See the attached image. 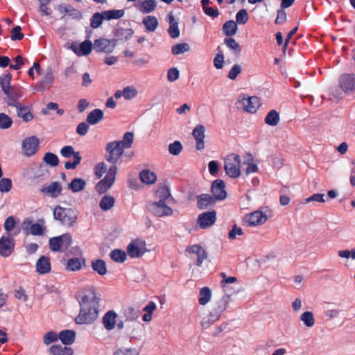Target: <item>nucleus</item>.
I'll use <instances>...</instances> for the list:
<instances>
[{"mask_svg":"<svg viewBox=\"0 0 355 355\" xmlns=\"http://www.w3.org/2000/svg\"><path fill=\"white\" fill-rule=\"evenodd\" d=\"M212 300V291L208 287H203L200 289L198 295V302L201 306L209 305V315L205 318L202 325L205 327L216 321L221 313L226 309L227 297Z\"/></svg>","mask_w":355,"mask_h":355,"instance_id":"nucleus-1","label":"nucleus"},{"mask_svg":"<svg viewBox=\"0 0 355 355\" xmlns=\"http://www.w3.org/2000/svg\"><path fill=\"white\" fill-rule=\"evenodd\" d=\"M117 173V167L110 163L104 162L98 163L94 168V174L98 178H103L96 185L95 191L98 194H103L114 184Z\"/></svg>","mask_w":355,"mask_h":355,"instance_id":"nucleus-2","label":"nucleus"},{"mask_svg":"<svg viewBox=\"0 0 355 355\" xmlns=\"http://www.w3.org/2000/svg\"><path fill=\"white\" fill-rule=\"evenodd\" d=\"M126 252L128 255L132 259H141L152 253L146 241L139 238L132 240L128 244Z\"/></svg>","mask_w":355,"mask_h":355,"instance_id":"nucleus-3","label":"nucleus"},{"mask_svg":"<svg viewBox=\"0 0 355 355\" xmlns=\"http://www.w3.org/2000/svg\"><path fill=\"white\" fill-rule=\"evenodd\" d=\"M242 159L238 154L231 153L224 159V170L225 173L232 178H239L241 176Z\"/></svg>","mask_w":355,"mask_h":355,"instance_id":"nucleus-4","label":"nucleus"},{"mask_svg":"<svg viewBox=\"0 0 355 355\" xmlns=\"http://www.w3.org/2000/svg\"><path fill=\"white\" fill-rule=\"evenodd\" d=\"M53 217L66 227L73 226L78 218L77 214L73 209L63 207L60 205L55 207Z\"/></svg>","mask_w":355,"mask_h":355,"instance_id":"nucleus-5","label":"nucleus"},{"mask_svg":"<svg viewBox=\"0 0 355 355\" xmlns=\"http://www.w3.org/2000/svg\"><path fill=\"white\" fill-rule=\"evenodd\" d=\"M237 105L243 112L255 114L261 106L260 98L256 96L242 94L238 97Z\"/></svg>","mask_w":355,"mask_h":355,"instance_id":"nucleus-6","label":"nucleus"},{"mask_svg":"<svg viewBox=\"0 0 355 355\" xmlns=\"http://www.w3.org/2000/svg\"><path fill=\"white\" fill-rule=\"evenodd\" d=\"M148 209L157 217H169L173 214V209L168 205V202L154 200L148 204Z\"/></svg>","mask_w":355,"mask_h":355,"instance_id":"nucleus-7","label":"nucleus"},{"mask_svg":"<svg viewBox=\"0 0 355 355\" xmlns=\"http://www.w3.org/2000/svg\"><path fill=\"white\" fill-rule=\"evenodd\" d=\"M80 309H98L99 299L94 291H84L78 294Z\"/></svg>","mask_w":355,"mask_h":355,"instance_id":"nucleus-8","label":"nucleus"},{"mask_svg":"<svg viewBox=\"0 0 355 355\" xmlns=\"http://www.w3.org/2000/svg\"><path fill=\"white\" fill-rule=\"evenodd\" d=\"M269 215L267 211L262 209L255 210L244 216V223L250 227L261 226L269 220Z\"/></svg>","mask_w":355,"mask_h":355,"instance_id":"nucleus-9","label":"nucleus"},{"mask_svg":"<svg viewBox=\"0 0 355 355\" xmlns=\"http://www.w3.org/2000/svg\"><path fill=\"white\" fill-rule=\"evenodd\" d=\"M120 144L113 141L107 145L105 157L109 163L114 164L123 155L124 149Z\"/></svg>","mask_w":355,"mask_h":355,"instance_id":"nucleus-10","label":"nucleus"},{"mask_svg":"<svg viewBox=\"0 0 355 355\" xmlns=\"http://www.w3.org/2000/svg\"><path fill=\"white\" fill-rule=\"evenodd\" d=\"M98 317V309H80V312L76 318L77 324H92Z\"/></svg>","mask_w":355,"mask_h":355,"instance_id":"nucleus-11","label":"nucleus"},{"mask_svg":"<svg viewBox=\"0 0 355 355\" xmlns=\"http://www.w3.org/2000/svg\"><path fill=\"white\" fill-rule=\"evenodd\" d=\"M244 173L248 177L253 176L259 173L260 171L259 160L252 155H247L243 160Z\"/></svg>","mask_w":355,"mask_h":355,"instance_id":"nucleus-12","label":"nucleus"},{"mask_svg":"<svg viewBox=\"0 0 355 355\" xmlns=\"http://www.w3.org/2000/svg\"><path fill=\"white\" fill-rule=\"evenodd\" d=\"M78 56H87L93 49V44L90 40H85L82 42H74L69 47Z\"/></svg>","mask_w":355,"mask_h":355,"instance_id":"nucleus-13","label":"nucleus"},{"mask_svg":"<svg viewBox=\"0 0 355 355\" xmlns=\"http://www.w3.org/2000/svg\"><path fill=\"white\" fill-rule=\"evenodd\" d=\"M39 139L35 136L25 138L22 141V150L26 156L34 155L38 149Z\"/></svg>","mask_w":355,"mask_h":355,"instance_id":"nucleus-14","label":"nucleus"},{"mask_svg":"<svg viewBox=\"0 0 355 355\" xmlns=\"http://www.w3.org/2000/svg\"><path fill=\"white\" fill-rule=\"evenodd\" d=\"M71 242V238L68 234H63L49 240L50 248L53 251H59L67 248Z\"/></svg>","mask_w":355,"mask_h":355,"instance_id":"nucleus-15","label":"nucleus"},{"mask_svg":"<svg viewBox=\"0 0 355 355\" xmlns=\"http://www.w3.org/2000/svg\"><path fill=\"white\" fill-rule=\"evenodd\" d=\"M116 46L114 40H109L105 38L96 40L94 43V48L98 52L105 53H112Z\"/></svg>","mask_w":355,"mask_h":355,"instance_id":"nucleus-16","label":"nucleus"},{"mask_svg":"<svg viewBox=\"0 0 355 355\" xmlns=\"http://www.w3.org/2000/svg\"><path fill=\"white\" fill-rule=\"evenodd\" d=\"M22 228L26 234L42 236L44 232V227L40 223H35L29 220L23 222Z\"/></svg>","mask_w":355,"mask_h":355,"instance_id":"nucleus-17","label":"nucleus"},{"mask_svg":"<svg viewBox=\"0 0 355 355\" xmlns=\"http://www.w3.org/2000/svg\"><path fill=\"white\" fill-rule=\"evenodd\" d=\"M339 86L345 93L355 90V75L345 73L339 78Z\"/></svg>","mask_w":355,"mask_h":355,"instance_id":"nucleus-18","label":"nucleus"},{"mask_svg":"<svg viewBox=\"0 0 355 355\" xmlns=\"http://www.w3.org/2000/svg\"><path fill=\"white\" fill-rule=\"evenodd\" d=\"M216 219L215 211L205 212L199 215L197 224L202 229H207L213 225Z\"/></svg>","mask_w":355,"mask_h":355,"instance_id":"nucleus-19","label":"nucleus"},{"mask_svg":"<svg viewBox=\"0 0 355 355\" xmlns=\"http://www.w3.org/2000/svg\"><path fill=\"white\" fill-rule=\"evenodd\" d=\"M139 92L136 87L129 85L122 89L117 90L114 93V97L117 99L123 97L126 101H130L138 96Z\"/></svg>","mask_w":355,"mask_h":355,"instance_id":"nucleus-20","label":"nucleus"},{"mask_svg":"<svg viewBox=\"0 0 355 355\" xmlns=\"http://www.w3.org/2000/svg\"><path fill=\"white\" fill-rule=\"evenodd\" d=\"M41 191L47 196L55 198L61 194L62 187L59 182H53L42 187Z\"/></svg>","mask_w":355,"mask_h":355,"instance_id":"nucleus-21","label":"nucleus"},{"mask_svg":"<svg viewBox=\"0 0 355 355\" xmlns=\"http://www.w3.org/2000/svg\"><path fill=\"white\" fill-rule=\"evenodd\" d=\"M15 242L13 239L2 236L0 239V254L2 257H9L13 251Z\"/></svg>","mask_w":355,"mask_h":355,"instance_id":"nucleus-22","label":"nucleus"},{"mask_svg":"<svg viewBox=\"0 0 355 355\" xmlns=\"http://www.w3.org/2000/svg\"><path fill=\"white\" fill-rule=\"evenodd\" d=\"M155 200L168 202L171 199V189L168 184L162 183L159 184L155 193Z\"/></svg>","mask_w":355,"mask_h":355,"instance_id":"nucleus-23","label":"nucleus"},{"mask_svg":"<svg viewBox=\"0 0 355 355\" xmlns=\"http://www.w3.org/2000/svg\"><path fill=\"white\" fill-rule=\"evenodd\" d=\"M205 128L202 125H197L193 130L192 135L196 141V148L201 150L205 148L204 139Z\"/></svg>","mask_w":355,"mask_h":355,"instance_id":"nucleus-24","label":"nucleus"},{"mask_svg":"<svg viewBox=\"0 0 355 355\" xmlns=\"http://www.w3.org/2000/svg\"><path fill=\"white\" fill-rule=\"evenodd\" d=\"M225 182L222 180H216L214 181L211 186V192L216 199L223 200L227 196V193L225 190Z\"/></svg>","mask_w":355,"mask_h":355,"instance_id":"nucleus-25","label":"nucleus"},{"mask_svg":"<svg viewBox=\"0 0 355 355\" xmlns=\"http://www.w3.org/2000/svg\"><path fill=\"white\" fill-rule=\"evenodd\" d=\"M12 76L10 73L5 74L0 78V85L3 92L12 97H17V95L15 93V89L10 85Z\"/></svg>","mask_w":355,"mask_h":355,"instance_id":"nucleus-26","label":"nucleus"},{"mask_svg":"<svg viewBox=\"0 0 355 355\" xmlns=\"http://www.w3.org/2000/svg\"><path fill=\"white\" fill-rule=\"evenodd\" d=\"M14 106L17 109V116L21 118L24 122H29L33 119V114L29 107L20 103H16Z\"/></svg>","mask_w":355,"mask_h":355,"instance_id":"nucleus-27","label":"nucleus"},{"mask_svg":"<svg viewBox=\"0 0 355 355\" xmlns=\"http://www.w3.org/2000/svg\"><path fill=\"white\" fill-rule=\"evenodd\" d=\"M54 81V75L51 69H48L43 78L37 83V88L40 92L50 89Z\"/></svg>","mask_w":355,"mask_h":355,"instance_id":"nucleus-28","label":"nucleus"},{"mask_svg":"<svg viewBox=\"0 0 355 355\" xmlns=\"http://www.w3.org/2000/svg\"><path fill=\"white\" fill-rule=\"evenodd\" d=\"M187 252L190 255L197 257V261L199 266L202 264L203 260L207 257L206 251L199 245H192L187 247Z\"/></svg>","mask_w":355,"mask_h":355,"instance_id":"nucleus-29","label":"nucleus"},{"mask_svg":"<svg viewBox=\"0 0 355 355\" xmlns=\"http://www.w3.org/2000/svg\"><path fill=\"white\" fill-rule=\"evenodd\" d=\"M85 264V260L82 258L73 257L69 259L65 265V269L70 272H78Z\"/></svg>","mask_w":355,"mask_h":355,"instance_id":"nucleus-30","label":"nucleus"},{"mask_svg":"<svg viewBox=\"0 0 355 355\" xmlns=\"http://www.w3.org/2000/svg\"><path fill=\"white\" fill-rule=\"evenodd\" d=\"M116 318L117 314L113 311H110L105 313L103 318V324L106 330L111 331L114 329Z\"/></svg>","mask_w":355,"mask_h":355,"instance_id":"nucleus-31","label":"nucleus"},{"mask_svg":"<svg viewBox=\"0 0 355 355\" xmlns=\"http://www.w3.org/2000/svg\"><path fill=\"white\" fill-rule=\"evenodd\" d=\"M139 179L144 184L151 185L156 182L157 177L156 173L152 170L144 169L140 172Z\"/></svg>","mask_w":355,"mask_h":355,"instance_id":"nucleus-32","label":"nucleus"},{"mask_svg":"<svg viewBox=\"0 0 355 355\" xmlns=\"http://www.w3.org/2000/svg\"><path fill=\"white\" fill-rule=\"evenodd\" d=\"M87 186V181L80 178H76L67 184V189L73 193L83 191Z\"/></svg>","mask_w":355,"mask_h":355,"instance_id":"nucleus-33","label":"nucleus"},{"mask_svg":"<svg viewBox=\"0 0 355 355\" xmlns=\"http://www.w3.org/2000/svg\"><path fill=\"white\" fill-rule=\"evenodd\" d=\"M137 7L142 13L147 14L155 10L157 3L155 0H141L138 3Z\"/></svg>","mask_w":355,"mask_h":355,"instance_id":"nucleus-34","label":"nucleus"},{"mask_svg":"<svg viewBox=\"0 0 355 355\" xmlns=\"http://www.w3.org/2000/svg\"><path fill=\"white\" fill-rule=\"evenodd\" d=\"M36 270L40 274H46L51 270V263L49 258L46 257H40L36 263Z\"/></svg>","mask_w":355,"mask_h":355,"instance_id":"nucleus-35","label":"nucleus"},{"mask_svg":"<svg viewBox=\"0 0 355 355\" xmlns=\"http://www.w3.org/2000/svg\"><path fill=\"white\" fill-rule=\"evenodd\" d=\"M115 204V199L111 195H104L99 201V207L104 211L111 210Z\"/></svg>","mask_w":355,"mask_h":355,"instance_id":"nucleus-36","label":"nucleus"},{"mask_svg":"<svg viewBox=\"0 0 355 355\" xmlns=\"http://www.w3.org/2000/svg\"><path fill=\"white\" fill-rule=\"evenodd\" d=\"M300 320L307 328H312L315 324V315L311 311H304L300 315Z\"/></svg>","mask_w":355,"mask_h":355,"instance_id":"nucleus-37","label":"nucleus"},{"mask_svg":"<svg viewBox=\"0 0 355 355\" xmlns=\"http://www.w3.org/2000/svg\"><path fill=\"white\" fill-rule=\"evenodd\" d=\"M49 350L53 355H73L74 354L71 347L60 345H54L50 347Z\"/></svg>","mask_w":355,"mask_h":355,"instance_id":"nucleus-38","label":"nucleus"},{"mask_svg":"<svg viewBox=\"0 0 355 355\" xmlns=\"http://www.w3.org/2000/svg\"><path fill=\"white\" fill-rule=\"evenodd\" d=\"M75 337L76 334L72 330L62 331L58 335V338L64 345L72 344L75 340Z\"/></svg>","mask_w":355,"mask_h":355,"instance_id":"nucleus-39","label":"nucleus"},{"mask_svg":"<svg viewBox=\"0 0 355 355\" xmlns=\"http://www.w3.org/2000/svg\"><path fill=\"white\" fill-rule=\"evenodd\" d=\"M92 268L100 275H105L107 273L105 262L101 259L93 261L92 262Z\"/></svg>","mask_w":355,"mask_h":355,"instance_id":"nucleus-40","label":"nucleus"},{"mask_svg":"<svg viewBox=\"0 0 355 355\" xmlns=\"http://www.w3.org/2000/svg\"><path fill=\"white\" fill-rule=\"evenodd\" d=\"M279 121V114L275 110H270L265 118V123L270 126H276Z\"/></svg>","mask_w":355,"mask_h":355,"instance_id":"nucleus-41","label":"nucleus"},{"mask_svg":"<svg viewBox=\"0 0 355 355\" xmlns=\"http://www.w3.org/2000/svg\"><path fill=\"white\" fill-rule=\"evenodd\" d=\"M170 26L168 28V33L173 38H176L180 35V31L178 29V23L175 19L174 16L172 14L168 15Z\"/></svg>","mask_w":355,"mask_h":355,"instance_id":"nucleus-42","label":"nucleus"},{"mask_svg":"<svg viewBox=\"0 0 355 355\" xmlns=\"http://www.w3.org/2000/svg\"><path fill=\"white\" fill-rule=\"evenodd\" d=\"M127 252L120 249H115L110 253L111 259L118 263H123L127 259Z\"/></svg>","mask_w":355,"mask_h":355,"instance_id":"nucleus-43","label":"nucleus"},{"mask_svg":"<svg viewBox=\"0 0 355 355\" xmlns=\"http://www.w3.org/2000/svg\"><path fill=\"white\" fill-rule=\"evenodd\" d=\"M112 355H140L139 351L133 347H121Z\"/></svg>","mask_w":355,"mask_h":355,"instance_id":"nucleus-44","label":"nucleus"},{"mask_svg":"<svg viewBox=\"0 0 355 355\" xmlns=\"http://www.w3.org/2000/svg\"><path fill=\"white\" fill-rule=\"evenodd\" d=\"M143 24L148 31H155L158 26L157 19L154 16H147L144 18Z\"/></svg>","mask_w":355,"mask_h":355,"instance_id":"nucleus-45","label":"nucleus"},{"mask_svg":"<svg viewBox=\"0 0 355 355\" xmlns=\"http://www.w3.org/2000/svg\"><path fill=\"white\" fill-rule=\"evenodd\" d=\"M103 116V113L101 110L96 109L92 111L87 116V121L89 123L94 125L100 121Z\"/></svg>","mask_w":355,"mask_h":355,"instance_id":"nucleus-46","label":"nucleus"},{"mask_svg":"<svg viewBox=\"0 0 355 355\" xmlns=\"http://www.w3.org/2000/svg\"><path fill=\"white\" fill-rule=\"evenodd\" d=\"M237 28L236 23L232 20L225 22L223 26V31L227 36L234 35L236 33Z\"/></svg>","mask_w":355,"mask_h":355,"instance_id":"nucleus-47","label":"nucleus"},{"mask_svg":"<svg viewBox=\"0 0 355 355\" xmlns=\"http://www.w3.org/2000/svg\"><path fill=\"white\" fill-rule=\"evenodd\" d=\"M168 150L172 155L178 156L182 151L183 146L180 141H175L168 145Z\"/></svg>","mask_w":355,"mask_h":355,"instance_id":"nucleus-48","label":"nucleus"},{"mask_svg":"<svg viewBox=\"0 0 355 355\" xmlns=\"http://www.w3.org/2000/svg\"><path fill=\"white\" fill-rule=\"evenodd\" d=\"M124 11L123 10H112L103 12L105 19H119L123 17Z\"/></svg>","mask_w":355,"mask_h":355,"instance_id":"nucleus-49","label":"nucleus"},{"mask_svg":"<svg viewBox=\"0 0 355 355\" xmlns=\"http://www.w3.org/2000/svg\"><path fill=\"white\" fill-rule=\"evenodd\" d=\"M213 203L212 198L208 194L200 195L198 198L199 207L205 208Z\"/></svg>","mask_w":355,"mask_h":355,"instance_id":"nucleus-50","label":"nucleus"},{"mask_svg":"<svg viewBox=\"0 0 355 355\" xmlns=\"http://www.w3.org/2000/svg\"><path fill=\"white\" fill-rule=\"evenodd\" d=\"M189 46L187 43L178 44L172 47L171 51L173 55H179L189 51Z\"/></svg>","mask_w":355,"mask_h":355,"instance_id":"nucleus-51","label":"nucleus"},{"mask_svg":"<svg viewBox=\"0 0 355 355\" xmlns=\"http://www.w3.org/2000/svg\"><path fill=\"white\" fill-rule=\"evenodd\" d=\"M134 135L131 132H126L122 141H116L117 143H121V146H123V148H130L133 141Z\"/></svg>","mask_w":355,"mask_h":355,"instance_id":"nucleus-52","label":"nucleus"},{"mask_svg":"<svg viewBox=\"0 0 355 355\" xmlns=\"http://www.w3.org/2000/svg\"><path fill=\"white\" fill-rule=\"evenodd\" d=\"M12 121L8 115L0 114V128L6 129L11 126Z\"/></svg>","mask_w":355,"mask_h":355,"instance_id":"nucleus-53","label":"nucleus"},{"mask_svg":"<svg viewBox=\"0 0 355 355\" xmlns=\"http://www.w3.org/2000/svg\"><path fill=\"white\" fill-rule=\"evenodd\" d=\"M43 160L45 163L50 164L52 166H55L58 164V159L57 156L51 153L45 154Z\"/></svg>","mask_w":355,"mask_h":355,"instance_id":"nucleus-54","label":"nucleus"},{"mask_svg":"<svg viewBox=\"0 0 355 355\" xmlns=\"http://www.w3.org/2000/svg\"><path fill=\"white\" fill-rule=\"evenodd\" d=\"M58 338V335L53 331H49L44 334L43 338L44 343L46 345H49L51 343L56 341Z\"/></svg>","mask_w":355,"mask_h":355,"instance_id":"nucleus-55","label":"nucleus"},{"mask_svg":"<svg viewBox=\"0 0 355 355\" xmlns=\"http://www.w3.org/2000/svg\"><path fill=\"white\" fill-rule=\"evenodd\" d=\"M236 22L245 24L248 21V15L245 9H242L238 12L236 15Z\"/></svg>","mask_w":355,"mask_h":355,"instance_id":"nucleus-56","label":"nucleus"},{"mask_svg":"<svg viewBox=\"0 0 355 355\" xmlns=\"http://www.w3.org/2000/svg\"><path fill=\"white\" fill-rule=\"evenodd\" d=\"M103 19H105L103 12H102V14L98 12L95 13L91 20V26L93 28H98L101 24Z\"/></svg>","mask_w":355,"mask_h":355,"instance_id":"nucleus-57","label":"nucleus"},{"mask_svg":"<svg viewBox=\"0 0 355 355\" xmlns=\"http://www.w3.org/2000/svg\"><path fill=\"white\" fill-rule=\"evenodd\" d=\"M12 187L11 180L8 178H3L0 180V191L8 192Z\"/></svg>","mask_w":355,"mask_h":355,"instance_id":"nucleus-58","label":"nucleus"},{"mask_svg":"<svg viewBox=\"0 0 355 355\" xmlns=\"http://www.w3.org/2000/svg\"><path fill=\"white\" fill-rule=\"evenodd\" d=\"M324 196V194L315 193L313 196L306 198L304 201L305 203H310L311 202H320L324 203L326 202Z\"/></svg>","mask_w":355,"mask_h":355,"instance_id":"nucleus-59","label":"nucleus"},{"mask_svg":"<svg viewBox=\"0 0 355 355\" xmlns=\"http://www.w3.org/2000/svg\"><path fill=\"white\" fill-rule=\"evenodd\" d=\"M15 297L21 302H26L28 295L26 291L22 288H19L15 291Z\"/></svg>","mask_w":355,"mask_h":355,"instance_id":"nucleus-60","label":"nucleus"},{"mask_svg":"<svg viewBox=\"0 0 355 355\" xmlns=\"http://www.w3.org/2000/svg\"><path fill=\"white\" fill-rule=\"evenodd\" d=\"M61 155L67 158L73 157L74 158L75 155H79L78 153H75L73 148L71 146H65L61 150Z\"/></svg>","mask_w":355,"mask_h":355,"instance_id":"nucleus-61","label":"nucleus"},{"mask_svg":"<svg viewBox=\"0 0 355 355\" xmlns=\"http://www.w3.org/2000/svg\"><path fill=\"white\" fill-rule=\"evenodd\" d=\"M180 72L176 68H171L167 73V78L170 82H173L178 79Z\"/></svg>","mask_w":355,"mask_h":355,"instance_id":"nucleus-62","label":"nucleus"},{"mask_svg":"<svg viewBox=\"0 0 355 355\" xmlns=\"http://www.w3.org/2000/svg\"><path fill=\"white\" fill-rule=\"evenodd\" d=\"M21 27L20 26H16L14 28H12L11 31V38L12 40H22L24 35L21 33Z\"/></svg>","mask_w":355,"mask_h":355,"instance_id":"nucleus-63","label":"nucleus"},{"mask_svg":"<svg viewBox=\"0 0 355 355\" xmlns=\"http://www.w3.org/2000/svg\"><path fill=\"white\" fill-rule=\"evenodd\" d=\"M241 67L238 64H235L232 67L229 72L228 78L231 80H234L237 76L241 73Z\"/></svg>","mask_w":355,"mask_h":355,"instance_id":"nucleus-64","label":"nucleus"}]
</instances>
